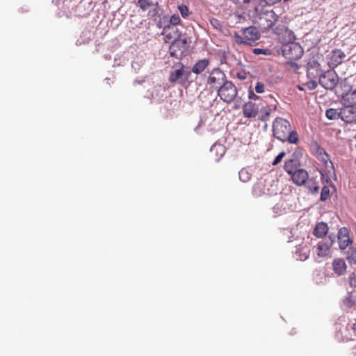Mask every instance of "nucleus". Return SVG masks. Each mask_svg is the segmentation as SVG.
Instances as JSON below:
<instances>
[{
    "label": "nucleus",
    "mask_w": 356,
    "mask_h": 356,
    "mask_svg": "<svg viewBox=\"0 0 356 356\" xmlns=\"http://www.w3.org/2000/svg\"><path fill=\"white\" fill-rule=\"evenodd\" d=\"M275 33L283 39V42L286 43L283 50L286 58L290 60H298L302 57L304 53L303 49L298 42H291L294 39V35L291 30L284 26H277Z\"/></svg>",
    "instance_id": "1"
},
{
    "label": "nucleus",
    "mask_w": 356,
    "mask_h": 356,
    "mask_svg": "<svg viewBox=\"0 0 356 356\" xmlns=\"http://www.w3.org/2000/svg\"><path fill=\"white\" fill-rule=\"evenodd\" d=\"M273 136L282 142L297 144L299 136L296 131L291 130L290 122L282 118H277L273 123Z\"/></svg>",
    "instance_id": "2"
},
{
    "label": "nucleus",
    "mask_w": 356,
    "mask_h": 356,
    "mask_svg": "<svg viewBox=\"0 0 356 356\" xmlns=\"http://www.w3.org/2000/svg\"><path fill=\"white\" fill-rule=\"evenodd\" d=\"M310 152L325 166L328 173L334 172V168L329 155L316 141H312L309 145Z\"/></svg>",
    "instance_id": "3"
},
{
    "label": "nucleus",
    "mask_w": 356,
    "mask_h": 356,
    "mask_svg": "<svg viewBox=\"0 0 356 356\" xmlns=\"http://www.w3.org/2000/svg\"><path fill=\"white\" fill-rule=\"evenodd\" d=\"M218 95L224 102L231 103L237 96L236 86L231 81H226L218 89Z\"/></svg>",
    "instance_id": "4"
},
{
    "label": "nucleus",
    "mask_w": 356,
    "mask_h": 356,
    "mask_svg": "<svg viewBox=\"0 0 356 356\" xmlns=\"http://www.w3.org/2000/svg\"><path fill=\"white\" fill-rule=\"evenodd\" d=\"M242 34L243 37L237 33H234V37L236 43L251 45L260 38L258 30L254 26L243 29L242 30Z\"/></svg>",
    "instance_id": "5"
},
{
    "label": "nucleus",
    "mask_w": 356,
    "mask_h": 356,
    "mask_svg": "<svg viewBox=\"0 0 356 356\" xmlns=\"http://www.w3.org/2000/svg\"><path fill=\"white\" fill-rule=\"evenodd\" d=\"M191 76V72L186 70V67L182 63H177L174 65V70L169 75L168 80L170 83L179 81L181 83L188 81Z\"/></svg>",
    "instance_id": "6"
},
{
    "label": "nucleus",
    "mask_w": 356,
    "mask_h": 356,
    "mask_svg": "<svg viewBox=\"0 0 356 356\" xmlns=\"http://www.w3.org/2000/svg\"><path fill=\"white\" fill-rule=\"evenodd\" d=\"M227 76L220 68H214L209 72L207 83L211 88L217 90L225 81Z\"/></svg>",
    "instance_id": "7"
},
{
    "label": "nucleus",
    "mask_w": 356,
    "mask_h": 356,
    "mask_svg": "<svg viewBox=\"0 0 356 356\" xmlns=\"http://www.w3.org/2000/svg\"><path fill=\"white\" fill-rule=\"evenodd\" d=\"M191 42V38L186 35H180L178 34L177 40L172 42L169 48V53L171 56L178 58L177 51H180L181 54L186 49L187 45Z\"/></svg>",
    "instance_id": "8"
},
{
    "label": "nucleus",
    "mask_w": 356,
    "mask_h": 356,
    "mask_svg": "<svg viewBox=\"0 0 356 356\" xmlns=\"http://www.w3.org/2000/svg\"><path fill=\"white\" fill-rule=\"evenodd\" d=\"M278 17L273 10H266L259 14V24L264 29H269L273 26L277 21Z\"/></svg>",
    "instance_id": "9"
},
{
    "label": "nucleus",
    "mask_w": 356,
    "mask_h": 356,
    "mask_svg": "<svg viewBox=\"0 0 356 356\" xmlns=\"http://www.w3.org/2000/svg\"><path fill=\"white\" fill-rule=\"evenodd\" d=\"M339 77L332 70H327L319 78V83L327 90L333 89L338 83Z\"/></svg>",
    "instance_id": "10"
},
{
    "label": "nucleus",
    "mask_w": 356,
    "mask_h": 356,
    "mask_svg": "<svg viewBox=\"0 0 356 356\" xmlns=\"http://www.w3.org/2000/svg\"><path fill=\"white\" fill-rule=\"evenodd\" d=\"M346 58L345 53L339 49H334L327 55V64L331 68H334L341 64Z\"/></svg>",
    "instance_id": "11"
},
{
    "label": "nucleus",
    "mask_w": 356,
    "mask_h": 356,
    "mask_svg": "<svg viewBox=\"0 0 356 356\" xmlns=\"http://www.w3.org/2000/svg\"><path fill=\"white\" fill-rule=\"evenodd\" d=\"M266 102L269 104V105L264 109H261L262 114L260 117V120L262 121L268 120L272 112L276 111L277 108V102L272 95H269L266 97Z\"/></svg>",
    "instance_id": "12"
},
{
    "label": "nucleus",
    "mask_w": 356,
    "mask_h": 356,
    "mask_svg": "<svg viewBox=\"0 0 356 356\" xmlns=\"http://www.w3.org/2000/svg\"><path fill=\"white\" fill-rule=\"evenodd\" d=\"M341 119L346 123L356 122V107L352 105H345L340 111Z\"/></svg>",
    "instance_id": "13"
},
{
    "label": "nucleus",
    "mask_w": 356,
    "mask_h": 356,
    "mask_svg": "<svg viewBox=\"0 0 356 356\" xmlns=\"http://www.w3.org/2000/svg\"><path fill=\"white\" fill-rule=\"evenodd\" d=\"M339 245L341 250H345L352 243L349 236V230L346 227H342L338 232Z\"/></svg>",
    "instance_id": "14"
},
{
    "label": "nucleus",
    "mask_w": 356,
    "mask_h": 356,
    "mask_svg": "<svg viewBox=\"0 0 356 356\" xmlns=\"http://www.w3.org/2000/svg\"><path fill=\"white\" fill-rule=\"evenodd\" d=\"M309 175L307 172L304 169H298L295 170L291 175V179L293 182L297 186H302L305 184L308 179Z\"/></svg>",
    "instance_id": "15"
},
{
    "label": "nucleus",
    "mask_w": 356,
    "mask_h": 356,
    "mask_svg": "<svg viewBox=\"0 0 356 356\" xmlns=\"http://www.w3.org/2000/svg\"><path fill=\"white\" fill-rule=\"evenodd\" d=\"M258 106L252 102L245 103L243 106V113L245 118H255L258 113Z\"/></svg>",
    "instance_id": "16"
},
{
    "label": "nucleus",
    "mask_w": 356,
    "mask_h": 356,
    "mask_svg": "<svg viewBox=\"0 0 356 356\" xmlns=\"http://www.w3.org/2000/svg\"><path fill=\"white\" fill-rule=\"evenodd\" d=\"M177 28L171 27L170 26H165L163 29V34L165 35V40L166 42H173L177 40L179 34Z\"/></svg>",
    "instance_id": "17"
},
{
    "label": "nucleus",
    "mask_w": 356,
    "mask_h": 356,
    "mask_svg": "<svg viewBox=\"0 0 356 356\" xmlns=\"http://www.w3.org/2000/svg\"><path fill=\"white\" fill-rule=\"evenodd\" d=\"M332 243L333 241H331L329 243L323 241L319 242L316 247L318 256L321 257L328 256L330 253V248Z\"/></svg>",
    "instance_id": "18"
},
{
    "label": "nucleus",
    "mask_w": 356,
    "mask_h": 356,
    "mask_svg": "<svg viewBox=\"0 0 356 356\" xmlns=\"http://www.w3.org/2000/svg\"><path fill=\"white\" fill-rule=\"evenodd\" d=\"M333 270L336 274L341 275L345 273L346 270V264L342 259H334L332 262Z\"/></svg>",
    "instance_id": "19"
},
{
    "label": "nucleus",
    "mask_w": 356,
    "mask_h": 356,
    "mask_svg": "<svg viewBox=\"0 0 356 356\" xmlns=\"http://www.w3.org/2000/svg\"><path fill=\"white\" fill-rule=\"evenodd\" d=\"M300 166V162L296 159H289L284 163L285 171L291 175L295 170H298V168Z\"/></svg>",
    "instance_id": "20"
},
{
    "label": "nucleus",
    "mask_w": 356,
    "mask_h": 356,
    "mask_svg": "<svg viewBox=\"0 0 356 356\" xmlns=\"http://www.w3.org/2000/svg\"><path fill=\"white\" fill-rule=\"evenodd\" d=\"M342 101L344 105H356V88L353 90H350L342 96Z\"/></svg>",
    "instance_id": "21"
},
{
    "label": "nucleus",
    "mask_w": 356,
    "mask_h": 356,
    "mask_svg": "<svg viewBox=\"0 0 356 356\" xmlns=\"http://www.w3.org/2000/svg\"><path fill=\"white\" fill-rule=\"evenodd\" d=\"M209 61L207 59L198 60L193 67L192 72L195 74H200L208 67Z\"/></svg>",
    "instance_id": "22"
},
{
    "label": "nucleus",
    "mask_w": 356,
    "mask_h": 356,
    "mask_svg": "<svg viewBox=\"0 0 356 356\" xmlns=\"http://www.w3.org/2000/svg\"><path fill=\"white\" fill-rule=\"evenodd\" d=\"M328 231V226L325 222H321L316 224L313 234L318 238H322Z\"/></svg>",
    "instance_id": "23"
},
{
    "label": "nucleus",
    "mask_w": 356,
    "mask_h": 356,
    "mask_svg": "<svg viewBox=\"0 0 356 356\" xmlns=\"http://www.w3.org/2000/svg\"><path fill=\"white\" fill-rule=\"evenodd\" d=\"M346 259L350 264H356V248L351 247L348 250Z\"/></svg>",
    "instance_id": "24"
},
{
    "label": "nucleus",
    "mask_w": 356,
    "mask_h": 356,
    "mask_svg": "<svg viewBox=\"0 0 356 356\" xmlns=\"http://www.w3.org/2000/svg\"><path fill=\"white\" fill-rule=\"evenodd\" d=\"M325 115L330 120L341 118V114H339V111L335 108L327 109L325 112Z\"/></svg>",
    "instance_id": "25"
},
{
    "label": "nucleus",
    "mask_w": 356,
    "mask_h": 356,
    "mask_svg": "<svg viewBox=\"0 0 356 356\" xmlns=\"http://www.w3.org/2000/svg\"><path fill=\"white\" fill-rule=\"evenodd\" d=\"M239 179L243 182H247L250 180L252 175L246 170L241 169L238 172Z\"/></svg>",
    "instance_id": "26"
},
{
    "label": "nucleus",
    "mask_w": 356,
    "mask_h": 356,
    "mask_svg": "<svg viewBox=\"0 0 356 356\" xmlns=\"http://www.w3.org/2000/svg\"><path fill=\"white\" fill-rule=\"evenodd\" d=\"M152 3L151 0H138V6L142 9L143 10H146L148 8L152 6Z\"/></svg>",
    "instance_id": "27"
},
{
    "label": "nucleus",
    "mask_w": 356,
    "mask_h": 356,
    "mask_svg": "<svg viewBox=\"0 0 356 356\" xmlns=\"http://www.w3.org/2000/svg\"><path fill=\"white\" fill-rule=\"evenodd\" d=\"M330 197V188L327 186H323L321 193L320 200L321 201H325Z\"/></svg>",
    "instance_id": "28"
},
{
    "label": "nucleus",
    "mask_w": 356,
    "mask_h": 356,
    "mask_svg": "<svg viewBox=\"0 0 356 356\" xmlns=\"http://www.w3.org/2000/svg\"><path fill=\"white\" fill-rule=\"evenodd\" d=\"M178 9L184 18H186L189 15L188 8L185 5L179 6Z\"/></svg>",
    "instance_id": "29"
},
{
    "label": "nucleus",
    "mask_w": 356,
    "mask_h": 356,
    "mask_svg": "<svg viewBox=\"0 0 356 356\" xmlns=\"http://www.w3.org/2000/svg\"><path fill=\"white\" fill-rule=\"evenodd\" d=\"M180 17L178 15H172L170 18V23L172 25H177L180 23Z\"/></svg>",
    "instance_id": "30"
},
{
    "label": "nucleus",
    "mask_w": 356,
    "mask_h": 356,
    "mask_svg": "<svg viewBox=\"0 0 356 356\" xmlns=\"http://www.w3.org/2000/svg\"><path fill=\"white\" fill-rule=\"evenodd\" d=\"M286 153L285 152H280L276 157L275 159H274V161H273L272 164L273 165H277L278 163H280L282 159L284 158V156H285Z\"/></svg>",
    "instance_id": "31"
},
{
    "label": "nucleus",
    "mask_w": 356,
    "mask_h": 356,
    "mask_svg": "<svg viewBox=\"0 0 356 356\" xmlns=\"http://www.w3.org/2000/svg\"><path fill=\"white\" fill-rule=\"evenodd\" d=\"M343 304L347 307H351L355 304V301L353 300L352 296H349L343 300Z\"/></svg>",
    "instance_id": "32"
},
{
    "label": "nucleus",
    "mask_w": 356,
    "mask_h": 356,
    "mask_svg": "<svg viewBox=\"0 0 356 356\" xmlns=\"http://www.w3.org/2000/svg\"><path fill=\"white\" fill-rule=\"evenodd\" d=\"M210 23L211 24V26L216 29H220L221 28V24L219 22V20H218L217 19H215V18H212L210 19Z\"/></svg>",
    "instance_id": "33"
},
{
    "label": "nucleus",
    "mask_w": 356,
    "mask_h": 356,
    "mask_svg": "<svg viewBox=\"0 0 356 356\" xmlns=\"http://www.w3.org/2000/svg\"><path fill=\"white\" fill-rule=\"evenodd\" d=\"M265 86L261 82H257L255 86V91L257 93H262L264 92Z\"/></svg>",
    "instance_id": "34"
},
{
    "label": "nucleus",
    "mask_w": 356,
    "mask_h": 356,
    "mask_svg": "<svg viewBox=\"0 0 356 356\" xmlns=\"http://www.w3.org/2000/svg\"><path fill=\"white\" fill-rule=\"evenodd\" d=\"M349 284L351 286L356 287V274L355 273H352L349 275Z\"/></svg>",
    "instance_id": "35"
},
{
    "label": "nucleus",
    "mask_w": 356,
    "mask_h": 356,
    "mask_svg": "<svg viewBox=\"0 0 356 356\" xmlns=\"http://www.w3.org/2000/svg\"><path fill=\"white\" fill-rule=\"evenodd\" d=\"M268 51H269V50H268V49H260V48H254L253 49V53L257 55H259V54L267 55V54H268Z\"/></svg>",
    "instance_id": "36"
},
{
    "label": "nucleus",
    "mask_w": 356,
    "mask_h": 356,
    "mask_svg": "<svg viewBox=\"0 0 356 356\" xmlns=\"http://www.w3.org/2000/svg\"><path fill=\"white\" fill-rule=\"evenodd\" d=\"M232 1L238 6H242L245 4L248 3L250 0H232Z\"/></svg>",
    "instance_id": "37"
},
{
    "label": "nucleus",
    "mask_w": 356,
    "mask_h": 356,
    "mask_svg": "<svg viewBox=\"0 0 356 356\" xmlns=\"http://www.w3.org/2000/svg\"><path fill=\"white\" fill-rule=\"evenodd\" d=\"M317 82L315 81H309L307 83V86L309 90H314L317 87Z\"/></svg>",
    "instance_id": "38"
},
{
    "label": "nucleus",
    "mask_w": 356,
    "mask_h": 356,
    "mask_svg": "<svg viewBox=\"0 0 356 356\" xmlns=\"http://www.w3.org/2000/svg\"><path fill=\"white\" fill-rule=\"evenodd\" d=\"M308 257H309V251L305 252H303V253H302L301 252H300V254H299V259H300L301 261H305V260H306Z\"/></svg>",
    "instance_id": "39"
},
{
    "label": "nucleus",
    "mask_w": 356,
    "mask_h": 356,
    "mask_svg": "<svg viewBox=\"0 0 356 356\" xmlns=\"http://www.w3.org/2000/svg\"><path fill=\"white\" fill-rule=\"evenodd\" d=\"M249 97L251 98V99H253L254 100L256 99H259V97L257 96L255 94L252 93V92H250L249 94Z\"/></svg>",
    "instance_id": "40"
},
{
    "label": "nucleus",
    "mask_w": 356,
    "mask_h": 356,
    "mask_svg": "<svg viewBox=\"0 0 356 356\" xmlns=\"http://www.w3.org/2000/svg\"><path fill=\"white\" fill-rule=\"evenodd\" d=\"M353 331L355 332V334L356 336V322L353 325Z\"/></svg>",
    "instance_id": "41"
},
{
    "label": "nucleus",
    "mask_w": 356,
    "mask_h": 356,
    "mask_svg": "<svg viewBox=\"0 0 356 356\" xmlns=\"http://www.w3.org/2000/svg\"><path fill=\"white\" fill-rule=\"evenodd\" d=\"M318 191V186H314L313 192L316 193Z\"/></svg>",
    "instance_id": "42"
}]
</instances>
